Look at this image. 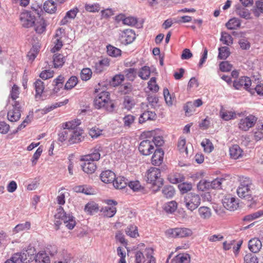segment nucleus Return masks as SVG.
I'll list each match as a JSON object with an SVG mask.
<instances>
[{"mask_svg":"<svg viewBox=\"0 0 263 263\" xmlns=\"http://www.w3.org/2000/svg\"><path fill=\"white\" fill-rule=\"evenodd\" d=\"M78 79L76 76L71 77L66 83L64 89L69 90L73 88L78 83Z\"/></svg>","mask_w":263,"mask_h":263,"instance_id":"obj_45","label":"nucleus"},{"mask_svg":"<svg viewBox=\"0 0 263 263\" xmlns=\"http://www.w3.org/2000/svg\"><path fill=\"white\" fill-rule=\"evenodd\" d=\"M201 200L199 195L195 193H189L184 196L183 202L187 209L193 212L199 206Z\"/></svg>","mask_w":263,"mask_h":263,"instance_id":"obj_7","label":"nucleus"},{"mask_svg":"<svg viewBox=\"0 0 263 263\" xmlns=\"http://www.w3.org/2000/svg\"><path fill=\"white\" fill-rule=\"evenodd\" d=\"M81 166L83 171L87 174H92L97 169V165L94 161L86 158Z\"/></svg>","mask_w":263,"mask_h":263,"instance_id":"obj_16","label":"nucleus"},{"mask_svg":"<svg viewBox=\"0 0 263 263\" xmlns=\"http://www.w3.org/2000/svg\"><path fill=\"white\" fill-rule=\"evenodd\" d=\"M124 75L122 74H117L112 79V85L117 86L120 85L124 80Z\"/></svg>","mask_w":263,"mask_h":263,"instance_id":"obj_59","label":"nucleus"},{"mask_svg":"<svg viewBox=\"0 0 263 263\" xmlns=\"http://www.w3.org/2000/svg\"><path fill=\"white\" fill-rule=\"evenodd\" d=\"M161 172L159 168L151 167L148 169L145 176L147 183H151L153 186H156V189L154 191H157L163 185V179L160 177Z\"/></svg>","mask_w":263,"mask_h":263,"instance_id":"obj_5","label":"nucleus"},{"mask_svg":"<svg viewBox=\"0 0 263 263\" xmlns=\"http://www.w3.org/2000/svg\"><path fill=\"white\" fill-rule=\"evenodd\" d=\"M244 263H258L257 256L252 253L247 254L243 258Z\"/></svg>","mask_w":263,"mask_h":263,"instance_id":"obj_53","label":"nucleus"},{"mask_svg":"<svg viewBox=\"0 0 263 263\" xmlns=\"http://www.w3.org/2000/svg\"><path fill=\"white\" fill-rule=\"evenodd\" d=\"M224 181H225V179L223 178H217L211 182L206 180H201L198 183L197 186L198 188L201 191H204L210 187L213 189H221V184Z\"/></svg>","mask_w":263,"mask_h":263,"instance_id":"obj_9","label":"nucleus"},{"mask_svg":"<svg viewBox=\"0 0 263 263\" xmlns=\"http://www.w3.org/2000/svg\"><path fill=\"white\" fill-rule=\"evenodd\" d=\"M138 149L141 154L145 156L149 155L154 150L153 142L149 139L143 140L140 142Z\"/></svg>","mask_w":263,"mask_h":263,"instance_id":"obj_13","label":"nucleus"},{"mask_svg":"<svg viewBox=\"0 0 263 263\" xmlns=\"http://www.w3.org/2000/svg\"><path fill=\"white\" fill-rule=\"evenodd\" d=\"M255 185L252 183L251 179L249 177H242L240 180V184L237 189L238 196L248 201H253L255 197Z\"/></svg>","mask_w":263,"mask_h":263,"instance_id":"obj_2","label":"nucleus"},{"mask_svg":"<svg viewBox=\"0 0 263 263\" xmlns=\"http://www.w3.org/2000/svg\"><path fill=\"white\" fill-rule=\"evenodd\" d=\"M255 4L256 7L253 9V13L255 16L258 17L260 13L263 14V2L257 1Z\"/></svg>","mask_w":263,"mask_h":263,"instance_id":"obj_50","label":"nucleus"},{"mask_svg":"<svg viewBox=\"0 0 263 263\" xmlns=\"http://www.w3.org/2000/svg\"><path fill=\"white\" fill-rule=\"evenodd\" d=\"M120 41L124 45L132 43L136 39V34L132 29H125L122 31L120 35Z\"/></svg>","mask_w":263,"mask_h":263,"instance_id":"obj_12","label":"nucleus"},{"mask_svg":"<svg viewBox=\"0 0 263 263\" xmlns=\"http://www.w3.org/2000/svg\"><path fill=\"white\" fill-rule=\"evenodd\" d=\"M20 20L25 28H29L35 25V17L31 11L25 10L22 12L20 14Z\"/></svg>","mask_w":263,"mask_h":263,"instance_id":"obj_10","label":"nucleus"},{"mask_svg":"<svg viewBox=\"0 0 263 263\" xmlns=\"http://www.w3.org/2000/svg\"><path fill=\"white\" fill-rule=\"evenodd\" d=\"M240 21L237 18L230 19L226 24V27L229 30H235L240 26Z\"/></svg>","mask_w":263,"mask_h":263,"instance_id":"obj_29","label":"nucleus"},{"mask_svg":"<svg viewBox=\"0 0 263 263\" xmlns=\"http://www.w3.org/2000/svg\"><path fill=\"white\" fill-rule=\"evenodd\" d=\"M99 211L98 205L95 202H89L85 206V211L92 215Z\"/></svg>","mask_w":263,"mask_h":263,"instance_id":"obj_32","label":"nucleus"},{"mask_svg":"<svg viewBox=\"0 0 263 263\" xmlns=\"http://www.w3.org/2000/svg\"><path fill=\"white\" fill-rule=\"evenodd\" d=\"M218 50V58L220 59L225 60L230 55L229 48L226 46L219 48Z\"/></svg>","mask_w":263,"mask_h":263,"instance_id":"obj_44","label":"nucleus"},{"mask_svg":"<svg viewBox=\"0 0 263 263\" xmlns=\"http://www.w3.org/2000/svg\"><path fill=\"white\" fill-rule=\"evenodd\" d=\"M126 233L131 237L135 238L138 236L137 227L133 224L129 225L125 230Z\"/></svg>","mask_w":263,"mask_h":263,"instance_id":"obj_43","label":"nucleus"},{"mask_svg":"<svg viewBox=\"0 0 263 263\" xmlns=\"http://www.w3.org/2000/svg\"><path fill=\"white\" fill-rule=\"evenodd\" d=\"M263 216V210H259L255 213L245 216L243 218L244 221H250Z\"/></svg>","mask_w":263,"mask_h":263,"instance_id":"obj_47","label":"nucleus"},{"mask_svg":"<svg viewBox=\"0 0 263 263\" xmlns=\"http://www.w3.org/2000/svg\"><path fill=\"white\" fill-rule=\"evenodd\" d=\"M108 65L107 60L103 59L99 60L95 63L94 68L95 72L97 73H101L104 70V66Z\"/></svg>","mask_w":263,"mask_h":263,"instance_id":"obj_38","label":"nucleus"},{"mask_svg":"<svg viewBox=\"0 0 263 263\" xmlns=\"http://www.w3.org/2000/svg\"><path fill=\"white\" fill-rule=\"evenodd\" d=\"M150 68L147 66L142 67L138 73V76L143 80H147L150 76Z\"/></svg>","mask_w":263,"mask_h":263,"instance_id":"obj_31","label":"nucleus"},{"mask_svg":"<svg viewBox=\"0 0 263 263\" xmlns=\"http://www.w3.org/2000/svg\"><path fill=\"white\" fill-rule=\"evenodd\" d=\"M36 263H50V258L47 254L44 251L39 252L35 257Z\"/></svg>","mask_w":263,"mask_h":263,"instance_id":"obj_26","label":"nucleus"},{"mask_svg":"<svg viewBox=\"0 0 263 263\" xmlns=\"http://www.w3.org/2000/svg\"><path fill=\"white\" fill-rule=\"evenodd\" d=\"M43 8L46 12L52 13L56 10V4L52 0H47L44 3Z\"/></svg>","mask_w":263,"mask_h":263,"instance_id":"obj_30","label":"nucleus"},{"mask_svg":"<svg viewBox=\"0 0 263 263\" xmlns=\"http://www.w3.org/2000/svg\"><path fill=\"white\" fill-rule=\"evenodd\" d=\"M164 152L161 148H157L152 158V163L154 165H159L163 160Z\"/></svg>","mask_w":263,"mask_h":263,"instance_id":"obj_17","label":"nucleus"},{"mask_svg":"<svg viewBox=\"0 0 263 263\" xmlns=\"http://www.w3.org/2000/svg\"><path fill=\"white\" fill-rule=\"evenodd\" d=\"M85 8L87 11L96 12L100 11L101 7L98 4L96 3L93 4H86Z\"/></svg>","mask_w":263,"mask_h":263,"instance_id":"obj_60","label":"nucleus"},{"mask_svg":"<svg viewBox=\"0 0 263 263\" xmlns=\"http://www.w3.org/2000/svg\"><path fill=\"white\" fill-rule=\"evenodd\" d=\"M19 94V87L14 84L12 87L10 95L11 98L14 101V103L12 104V109L7 114V119L11 122H16L21 118V105L19 102L15 101L18 98Z\"/></svg>","mask_w":263,"mask_h":263,"instance_id":"obj_4","label":"nucleus"},{"mask_svg":"<svg viewBox=\"0 0 263 263\" xmlns=\"http://www.w3.org/2000/svg\"><path fill=\"white\" fill-rule=\"evenodd\" d=\"M93 105L96 109H103L109 112H112L115 108L113 101L110 99V93L106 91H102L97 95L93 100Z\"/></svg>","mask_w":263,"mask_h":263,"instance_id":"obj_3","label":"nucleus"},{"mask_svg":"<svg viewBox=\"0 0 263 263\" xmlns=\"http://www.w3.org/2000/svg\"><path fill=\"white\" fill-rule=\"evenodd\" d=\"M178 187L181 194H185L192 190V184L191 183L182 182L178 184Z\"/></svg>","mask_w":263,"mask_h":263,"instance_id":"obj_48","label":"nucleus"},{"mask_svg":"<svg viewBox=\"0 0 263 263\" xmlns=\"http://www.w3.org/2000/svg\"><path fill=\"white\" fill-rule=\"evenodd\" d=\"M92 76L91 70L89 68H83L81 72V78L83 81L89 80Z\"/></svg>","mask_w":263,"mask_h":263,"instance_id":"obj_51","label":"nucleus"},{"mask_svg":"<svg viewBox=\"0 0 263 263\" xmlns=\"http://www.w3.org/2000/svg\"><path fill=\"white\" fill-rule=\"evenodd\" d=\"M162 193L164 197L167 198H172L175 193L174 187L172 185H166L162 190Z\"/></svg>","mask_w":263,"mask_h":263,"instance_id":"obj_37","label":"nucleus"},{"mask_svg":"<svg viewBox=\"0 0 263 263\" xmlns=\"http://www.w3.org/2000/svg\"><path fill=\"white\" fill-rule=\"evenodd\" d=\"M251 80L249 77L243 76L239 79L234 80L233 82V87L236 89H240L243 87L245 89L249 90L251 85Z\"/></svg>","mask_w":263,"mask_h":263,"instance_id":"obj_14","label":"nucleus"},{"mask_svg":"<svg viewBox=\"0 0 263 263\" xmlns=\"http://www.w3.org/2000/svg\"><path fill=\"white\" fill-rule=\"evenodd\" d=\"M102 151L101 146H96L90 150V153L85 156V158L95 161H98L100 158V152Z\"/></svg>","mask_w":263,"mask_h":263,"instance_id":"obj_19","label":"nucleus"},{"mask_svg":"<svg viewBox=\"0 0 263 263\" xmlns=\"http://www.w3.org/2000/svg\"><path fill=\"white\" fill-rule=\"evenodd\" d=\"M184 110L187 115L190 116L196 111V107L192 104V102L190 101L186 102L184 105Z\"/></svg>","mask_w":263,"mask_h":263,"instance_id":"obj_55","label":"nucleus"},{"mask_svg":"<svg viewBox=\"0 0 263 263\" xmlns=\"http://www.w3.org/2000/svg\"><path fill=\"white\" fill-rule=\"evenodd\" d=\"M135 102L134 99L128 96H126L124 97V101L123 105L124 107L127 110H130L135 105Z\"/></svg>","mask_w":263,"mask_h":263,"instance_id":"obj_34","label":"nucleus"},{"mask_svg":"<svg viewBox=\"0 0 263 263\" xmlns=\"http://www.w3.org/2000/svg\"><path fill=\"white\" fill-rule=\"evenodd\" d=\"M147 84L148 88L151 91L154 92H157L158 91L159 89V87L156 83V78L152 77L148 81Z\"/></svg>","mask_w":263,"mask_h":263,"instance_id":"obj_49","label":"nucleus"},{"mask_svg":"<svg viewBox=\"0 0 263 263\" xmlns=\"http://www.w3.org/2000/svg\"><path fill=\"white\" fill-rule=\"evenodd\" d=\"M107 52L109 55L112 57H118L121 55V50L111 45L107 46Z\"/></svg>","mask_w":263,"mask_h":263,"instance_id":"obj_35","label":"nucleus"},{"mask_svg":"<svg viewBox=\"0 0 263 263\" xmlns=\"http://www.w3.org/2000/svg\"><path fill=\"white\" fill-rule=\"evenodd\" d=\"M157 116L154 111H145L141 115L139 119V122L140 123H142L147 120H155Z\"/></svg>","mask_w":263,"mask_h":263,"instance_id":"obj_24","label":"nucleus"},{"mask_svg":"<svg viewBox=\"0 0 263 263\" xmlns=\"http://www.w3.org/2000/svg\"><path fill=\"white\" fill-rule=\"evenodd\" d=\"M80 122L72 121L64 123L63 129L58 134V141L61 142L67 141L68 144H72L82 141L83 139L82 130L76 129Z\"/></svg>","mask_w":263,"mask_h":263,"instance_id":"obj_1","label":"nucleus"},{"mask_svg":"<svg viewBox=\"0 0 263 263\" xmlns=\"http://www.w3.org/2000/svg\"><path fill=\"white\" fill-rule=\"evenodd\" d=\"M114 187L117 189H122L125 188L128 183V179L124 177L119 176L117 178L112 182Z\"/></svg>","mask_w":263,"mask_h":263,"instance_id":"obj_23","label":"nucleus"},{"mask_svg":"<svg viewBox=\"0 0 263 263\" xmlns=\"http://www.w3.org/2000/svg\"><path fill=\"white\" fill-rule=\"evenodd\" d=\"M220 114L221 118L225 121H229L233 119L235 116V113L234 112L230 111H220Z\"/></svg>","mask_w":263,"mask_h":263,"instance_id":"obj_58","label":"nucleus"},{"mask_svg":"<svg viewBox=\"0 0 263 263\" xmlns=\"http://www.w3.org/2000/svg\"><path fill=\"white\" fill-rule=\"evenodd\" d=\"M166 233L172 237L183 238L191 236L193 234L191 229L187 228H176L168 229Z\"/></svg>","mask_w":263,"mask_h":263,"instance_id":"obj_8","label":"nucleus"},{"mask_svg":"<svg viewBox=\"0 0 263 263\" xmlns=\"http://www.w3.org/2000/svg\"><path fill=\"white\" fill-rule=\"evenodd\" d=\"M222 204L227 210L234 211L238 208L239 203L235 198L231 195H228L223 198Z\"/></svg>","mask_w":263,"mask_h":263,"instance_id":"obj_15","label":"nucleus"},{"mask_svg":"<svg viewBox=\"0 0 263 263\" xmlns=\"http://www.w3.org/2000/svg\"><path fill=\"white\" fill-rule=\"evenodd\" d=\"M30 222L28 221H27L23 223H20L14 227L13 231L16 233H17L20 231L28 230L30 228Z\"/></svg>","mask_w":263,"mask_h":263,"instance_id":"obj_52","label":"nucleus"},{"mask_svg":"<svg viewBox=\"0 0 263 263\" xmlns=\"http://www.w3.org/2000/svg\"><path fill=\"white\" fill-rule=\"evenodd\" d=\"M124 78L129 81H134L137 77V75L138 73L137 69L134 68H129L127 69H125L123 71Z\"/></svg>","mask_w":263,"mask_h":263,"instance_id":"obj_25","label":"nucleus"},{"mask_svg":"<svg viewBox=\"0 0 263 263\" xmlns=\"http://www.w3.org/2000/svg\"><path fill=\"white\" fill-rule=\"evenodd\" d=\"M46 27V24L44 20L42 18L40 22L39 25L36 24L35 30L38 33H42L45 31Z\"/></svg>","mask_w":263,"mask_h":263,"instance_id":"obj_62","label":"nucleus"},{"mask_svg":"<svg viewBox=\"0 0 263 263\" xmlns=\"http://www.w3.org/2000/svg\"><path fill=\"white\" fill-rule=\"evenodd\" d=\"M57 213L55 215L57 219H61L65 224L66 227L69 230H72L76 226L75 218L71 213L67 214L62 206L57 210Z\"/></svg>","mask_w":263,"mask_h":263,"instance_id":"obj_6","label":"nucleus"},{"mask_svg":"<svg viewBox=\"0 0 263 263\" xmlns=\"http://www.w3.org/2000/svg\"><path fill=\"white\" fill-rule=\"evenodd\" d=\"M232 68L233 65L227 61L221 62L219 64V69L222 72H229Z\"/></svg>","mask_w":263,"mask_h":263,"instance_id":"obj_57","label":"nucleus"},{"mask_svg":"<svg viewBox=\"0 0 263 263\" xmlns=\"http://www.w3.org/2000/svg\"><path fill=\"white\" fill-rule=\"evenodd\" d=\"M229 153L231 158L237 159L242 156L243 151L238 145H234L229 148Z\"/></svg>","mask_w":263,"mask_h":263,"instance_id":"obj_22","label":"nucleus"},{"mask_svg":"<svg viewBox=\"0 0 263 263\" xmlns=\"http://www.w3.org/2000/svg\"><path fill=\"white\" fill-rule=\"evenodd\" d=\"M201 145L203 147L204 151L206 153H210L214 149L212 142L208 139H205L204 141H203Z\"/></svg>","mask_w":263,"mask_h":263,"instance_id":"obj_56","label":"nucleus"},{"mask_svg":"<svg viewBox=\"0 0 263 263\" xmlns=\"http://www.w3.org/2000/svg\"><path fill=\"white\" fill-rule=\"evenodd\" d=\"M34 88L35 90V98L41 97L45 89V85L43 81L37 79L34 83Z\"/></svg>","mask_w":263,"mask_h":263,"instance_id":"obj_27","label":"nucleus"},{"mask_svg":"<svg viewBox=\"0 0 263 263\" xmlns=\"http://www.w3.org/2000/svg\"><path fill=\"white\" fill-rule=\"evenodd\" d=\"M177 208V203L175 201H171L166 203L164 205V210L169 213H174Z\"/></svg>","mask_w":263,"mask_h":263,"instance_id":"obj_39","label":"nucleus"},{"mask_svg":"<svg viewBox=\"0 0 263 263\" xmlns=\"http://www.w3.org/2000/svg\"><path fill=\"white\" fill-rule=\"evenodd\" d=\"M54 71L53 70L47 69L44 70L41 72L40 77L43 80H47L53 77Z\"/></svg>","mask_w":263,"mask_h":263,"instance_id":"obj_61","label":"nucleus"},{"mask_svg":"<svg viewBox=\"0 0 263 263\" xmlns=\"http://www.w3.org/2000/svg\"><path fill=\"white\" fill-rule=\"evenodd\" d=\"M256 121L257 118L253 115H250L240 120L239 128L243 131H247L250 128L255 125Z\"/></svg>","mask_w":263,"mask_h":263,"instance_id":"obj_11","label":"nucleus"},{"mask_svg":"<svg viewBox=\"0 0 263 263\" xmlns=\"http://www.w3.org/2000/svg\"><path fill=\"white\" fill-rule=\"evenodd\" d=\"M153 250L152 249L146 250L145 263H156L155 258L153 255Z\"/></svg>","mask_w":263,"mask_h":263,"instance_id":"obj_63","label":"nucleus"},{"mask_svg":"<svg viewBox=\"0 0 263 263\" xmlns=\"http://www.w3.org/2000/svg\"><path fill=\"white\" fill-rule=\"evenodd\" d=\"M115 174L109 170L103 171L100 175L101 181L105 183H112L115 179Z\"/></svg>","mask_w":263,"mask_h":263,"instance_id":"obj_18","label":"nucleus"},{"mask_svg":"<svg viewBox=\"0 0 263 263\" xmlns=\"http://www.w3.org/2000/svg\"><path fill=\"white\" fill-rule=\"evenodd\" d=\"M173 261H175L176 263H190V256L188 254H179L174 257Z\"/></svg>","mask_w":263,"mask_h":263,"instance_id":"obj_33","label":"nucleus"},{"mask_svg":"<svg viewBox=\"0 0 263 263\" xmlns=\"http://www.w3.org/2000/svg\"><path fill=\"white\" fill-rule=\"evenodd\" d=\"M249 250L254 253L259 252L262 247L261 241L257 238H254L249 240L248 243Z\"/></svg>","mask_w":263,"mask_h":263,"instance_id":"obj_20","label":"nucleus"},{"mask_svg":"<svg viewBox=\"0 0 263 263\" xmlns=\"http://www.w3.org/2000/svg\"><path fill=\"white\" fill-rule=\"evenodd\" d=\"M198 213L202 219H209L212 215L211 210L208 206H201L198 209Z\"/></svg>","mask_w":263,"mask_h":263,"instance_id":"obj_28","label":"nucleus"},{"mask_svg":"<svg viewBox=\"0 0 263 263\" xmlns=\"http://www.w3.org/2000/svg\"><path fill=\"white\" fill-rule=\"evenodd\" d=\"M63 55L61 54H55L53 57V62L54 68H59L63 66L65 61Z\"/></svg>","mask_w":263,"mask_h":263,"instance_id":"obj_36","label":"nucleus"},{"mask_svg":"<svg viewBox=\"0 0 263 263\" xmlns=\"http://www.w3.org/2000/svg\"><path fill=\"white\" fill-rule=\"evenodd\" d=\"M168 179L171 183L177 184L179 183H181L184 180L185 178L183 175L177 174L170 176Z\"/></svg>","mask_w":263,"mask_h":263,"instance_id":"obj_46","label":"nucleus"},{"mask_svg":"<svg viewBox=\"0 0 263 263\" xmlns=\"http://www.w3.org/2000/svg\"><path fill=\"white\" fill-rule=\"evenodd\" d=\"M26 260V254L25 253H16L14 254L11 257L7 259L5 263H22Z\"/></svg>","mask_w":263,"mask_h":263,"instance_id":"obj_21","label":"nucleus"},{"mask_svg":"<svg viewBox=\"0 0 263 263\" xmlns=\"http://www.w3.org/2000/svg\"><path fill=\"white\" fill-rule=\"evenodd\" d=\"M116 208L114 206H105L103 209V212L105 216L107 217H113L116 213Z\"/></svg>","mask_w":263,"mask_h":263,"instance_id":"obj_54","label":"nucleus"},{"mask_svg":"<svg viewBox=\"0 0 263 263\" xmlns=\"http://www.w3.org/2000/svg\"><path fill=\"white\" fill-rule=\"evenodd\" d=\"M68 100L65 99L64 101L55 103L50 106H48L45 107L43 109V111H44V112L45 114H46L58 107H61L63 105L66 104L68 103Z\"/></svg>","mask_w":263,"mask_h":263,"instance_id":"obj_42","label":"nucleus"},{"mask_svg":"<svg viewBox=\"0 0 263 263\" xmlns=\"http://www.w3.org/2000/svg\"><path fill=\"white\" fill-rule=\"evenodd\" d=\"M64 81V78L61 75L59 76L53 80V83L55 87L53 90L55 92H58L60 90V88L62 87Z\"/></svg>","mask_w":263,"mask_h":263,"instance_id":"obj_41","label":"nucleus"},{"mask_svg":"<svg viewBox=\"0 0 263 263\" xmlns=\"http://www.w3.org/2000/svg\"><path fill=\"white\" fill-rule=\"evenodd\" d=\"M135 120V117L132 115L125 116L123 119L124 125L129 127L134 123Z\"/></svg>","mask_w":263,"mask_h":263,"instance_id":"obj_64","label":"nucleus"},{"mask_svg":"<svg viewBox=\"0 0 263 263\" xmlns=\"http://www.w3.org/2000/svg\"><path fill=\"white\" fill-rule=\"evenodd\" d=\"M220 41L223 44L230 46L233 43V38L232 36L225 32H222L221 33Z\"/></svg>","mask_w":263,"mask_h":263,"instance_id":"obj_40","label":"nucleus"}]
</instances>
